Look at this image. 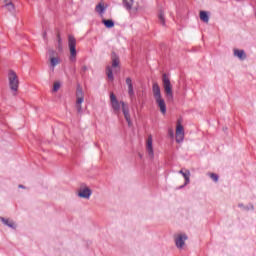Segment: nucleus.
Wrapping results in <instances>:
<instances>
[{"label": "nucleus", "instance_id": "1", "mask_svg": "<svg viewBox=\"0 0 256 256\" xmlns=\"http://www.w3.org/2000/svg\"><path fill=\"white\" fill-rule=\"evenodd\" d=\"M152 93L154 95V99L156 101V105H158L162 115L167 113V104H165V99L161 95V87L157 82H154L152 85Z\"/></svg>", "mask_w": 256, "mask_h": 256}, {"label": "nucleus", "instance_id": "2", "mask_svg": "<svg viewBox=\"0 0 256 256\" xmlns=\"http://www.w3.org/2000/svg\"><path fill=\"white\" fill-rule=\"evenodd\" d=\"M111 61L112 65L106 67V75L110 81H113L115 79V77L113 76V69L114 73H119V71H121V60L119 59L117 53L112 52Z\"/></svg>", "mask_w": 256, "mask_h": 256}, {"label": "nucleus", "instance_id": "3", "mask_svg": "<svg viewBox=\"0 0 256 256\" xmlns=\"http://www.w3.org/2000/svg\"><path fill=\"white\" fill-rule=\"evenodd\" d=\"M163 88L166 95L167 101L173 103V86L171 85V80L167 77V74H163L162 76Z\"/></svg>", "mask_w": 256, "mask_h": 256}, {"label": "nucleus", "instance_id": "4", "mask_svg": "<svg viewBox=\"0 0 256 256\" xmlns=\"http://www.w3.org/2000/svg\"><path fill=\"white\" fill-rule=\"evenodd\" d=\"M68 47L70 51L69 59L72 63H75L77 61V39H75V36H68Z\"/></svg>", "mask_w": 256, "mask_h": 256}, {"label": "nucleus", "instance_id": "5", "mask_svg": "<svg viewBox=\"0 0 256 256\" xmlns=\"http://www.w3.org/2000/svg\"><path fill=\"white\" fill-rule=\"evenodd\" d=\"M8 80L11 91L17 93V91H19V76H17V73L14 72V70L8 71Z\"/></svg>", "mask_w": 256, "mask_h": 256}, {"label": "nucleus", "instance_id": "6", "mask_svg": "<svg viewBox=\"0 0 256 256\" xmlns=\"http://www.w3.org/2000/svg\"><path fill=\"white\" fill-rule=\"evenodd\" d=\"M83 101H85V94L83 93V88L81 87V85H78L76 88V105H75V107L77 109V113H79V114L83 113V107L81 106Z\"/></svg>", "mask_w": 256, "mask_h": 256}, {"label": "nucleus", "instance_id": "7", "mask_svg": "<svg viewBox=\"0 0 256 256\" xmlns=\"http://www.w3.org/2000/svg\"><path fill=\"white\" fill-rule=\"evenodd\" d=\"M48 55H49L50 67L52 68V71H55V67L61 64V58L59 57V54H57V51L53 49L48 50Z\"/></svg>", "mask_w": 256, "mask_h": 256}, {"label": "nucleus", "instance_id": "8", "mask_svg": "<svg viewBox=\"0 0 256 256\" xmlns=\"http://www.w3.org/2000/svg\"><path fill=\"white\" fill-rule=\"evenodd\" d=\"M189 239L187 234L179 233L174 235V241L177 249H183L185 247V242Z\"/></svg>", "mask_w": 256, "mask_h": 256}, {"label": "nucleus", "instance_id": "9", "mask_svg": "<svg viewBox=\"0 0 256 256\" xmlns=\"http://www.w3.org/2000/svg\"><path fill=\"white\" fill-rule=\"evenodd\" d=\"M184 139H185V128H183V125L181 124V120H178L176 125V143H183Z\"/></svg>", "mask_w": 256, "mask_h": 256}, {"label": "nucleus", "instance_id": "10", "mask_svg": "<svg viewBox=\"0 0 256 256\" xmlns=\"http://www.w3.org/2000/svg\"><path fill=\"white\" fill-rule=\"evenodd\" d=\"M110 102H111L113 110L116 113H119V111L121 109V104L119 103V100H117V96H115V94L113 92L110 93Z\"/></svg>", "mask_w": 256, "mask_h": 256}, {"label": "nucleus", "instance_id": "11", "mask_svg": "<svg viewBox=\"0 0 256 256\" xmlns=\"http://www.w3.org/2000/svg\"><path fill=\"white\" fill-rule=\"evenodd\" d=\"M91 193L92 191L89 187H81L78 191V197L81 199H89V197H91Z\"/></svg>", "mask_w": 256, "mask_h": 256}, {"label": "nucleus", "instance_id": "12", "mask_svg": "<svg viewBox=\"0 0 256 256\" xmlns=\"http://www.w3.org/2000/svg\"><path fill=\"white\" fill-rule=\"evenodd\" d=\"M146 149H147L150 159H153V157H155V153L153 152V137L152 136H149L147 139Z\"/></svg>", "mask_w": 256, "mask_h": 256}, {"label": "nucleus", "instance_id": "13", "mask_svg": "<svg viewBox=\"0 0 256 256\" xmlns=\"http://www.w3.org/2000/svg\"><path fill=\"white\" fill-rule=\"evenodd\" d=\"M121 105H122V112H123V115L129 125V127H131L132 125V122H131V115L129 114V107H127V105H125V102H120Z\"/></svg>", "mask_w": 256, "mask_h": 256}, {"label": "nucleus", "instance_id": "14", "mask_svg": "<svg viewBox=\"0 0 256 256\" xmlns=\"http://www.w3.org/2000/svg\"><path fill=\"white\" fill-rule=\"evenodd\" d=\"M126 85H128V95L133 100L135 98V90H133V80L131 77L126 78Z\"/></svg>", "mask_w": 256, "mask_h": 256}, {"label": "nucleus", "instance_id": "15", "mask_svg": "<svg viewBox=\"0 0 256 256\" xmlns=\"http://www.w3.org/2000/svg\"><path fill=\"white\" fill-rule=\"evenodd\" d=\"M0 221L7 227H10V229H17V224L9 218L0 217Z\"/></svg>", "mask_w": 256, "mask_h": 256}, {"label": "nucleus", "instance_id": "16", "mask_svg": "<svg viewBox=\"0 0 256 256\" xmlns=\"http://www.w3.org/2000/svg\"><path fill=\"white\" fill-rule=\"evenodd\" d=\"M108 5H105V3L100 2L96 5L95 7V11L96 13H99L101 15V17H103L104 13H105V9H107Z\"/></svg>", "mask_w": 256, "mask_h": 256}, {"label": "nucleus", "instance_id": "17", "mask_svg": "<svg viewBox=\"0 0 256 256\" xmlns=\"http://www.w3.org/2000/svg\"><path fill=\"white\" fill-rule=\"evenodd\" d=\"M234 57H238L240 61H245V59H247V54L245 53V50L234 49Z\"/></svg>", "mask_w": 256, "mask_h": 256}, {"label": "nucleus", "instance_id": "18", "mask_svg": "<svg viewBox=\"0 0 256 256\" xmlns=\"http://www.w3.org/2000/svg\"><path fill=\"white\" fill-rule=\"evenodd\" d=\"M182 176L185 179V183L184 185L180 186L179 189H183V187H185L186 185H189L190 183V177H191V172L189 170H186L185 173H182Z\"/></svg>", "mask_w": 256, "mask_h": 256}, {"label": "nucleus", "instance_id": "19", "mask_svg": "<svg viewBox=\"0 0 256 256\" xmlns=\"http://www.w3.org/2000/svg\"><path fill=\"white\" fill-rule=\"evenodd\" d=\"M200 20L203 21V23H209V14L207 11H200Z\"/></svg>", "mask_w": 256, "mask_h": 256}, {"label": "nucleus", "instance_id": "20", "mask_svg": "<svg viewBox=\"0 0 256 256\" xmlns=\"http://www.w3.org/2000/svg\"><path fill=\"white\" fill-rule=\"evenodd\" d=\"M102 23L105 25V27H107V29H112V27H115V22H113V20L111 19H108V20L103 19Z\"/></svg>", "mask_w": 256, "mask_h": 256}, {"label": "nucleus", "instance_id": "21", "mask_svg": "<svg viewBox=\"0 0 256 256\" xmlns=\"http://www.w3.org/2000/svg\"><path fill=\"white\" fill-rule=\"evenodd\" d=\"M123 5L127 11H131L133 9V0H123Z\"/></svg>", "mask_w": 256, "mask_h": 256}, {"label": "nucleus", "instance_id": "22", "mask_svg": "<svg viewBox=\"0 0 256 256\" xmlns=\"http://www.w3.org/2000/svg\"><path fill=\"white\" fill-rule=\"evenodd\" d=\"M158 19H159L160 25H162L163 27H165V13H163L162 10H160V12H159V14H158Z\"/></svg>", "mask_w": 256, "mask_h": 256}, {"label": "nucleus", "instance_id": "23", "mask_svg": "<svg viewBox=\"0 0 256 256\" xmlns=\"http://www.w3.org/2000/svg\"><path fill=\"white\" fill-rule=\"evenodd\" d=\"M57 39H58V46L57 49L58 51H63V41L61 40V34H57Z\"/></svg>", "mask_w": 256, "mask_h": 256}, {"label": "nucleus", "instance_id": "24", "mask_svg": "<svg viewBox=\"0 0 256 256\" xmlns=\"http://www.w3.org/2000/svg\"><path fill=\"white\" fill-rule=\"evenodd\" d=\"M4 7L9 11L10 13H15V4H4Z\"/></svg>", "mask_w": 256, "mask_h": 256}, {"label": "nucleus", "instance_id": "25", "mask_svg": "<svg viewBox=\"0 0 256 256\" xmlns=\"http://www.w3.org/2000/svg\"><path fill=\"white\" fill-rule=\"evenodd\" d=\"M208 176L210 177V179H212V181H214V183H217L219 181V175L215 173H208Z\"/></svg>", "mask_w": 256, "mask_h": 256}, {"label": "nucleus", "instance_id": "26", "mask_svg": "<svg viewBox=\"0 0 256 256\" xmlns=\"http://www.w3.org/2000/svg\"><path fill=\"white\" fill-rule=\"evenodd\" d=\"M59 89H61V83L55 82L54 86H53L54 93H57V91H59Z\"/></svg>", "mask_w": 256, "mask_h": 256}, {"label": "nucleus", "instance_id": "27", "mask_svg": "<svg viewBox=\"0 0 256 256\" xmlns=\"http://www.w3.org/2000/svg\"><path fill=\"white\" fill-rule=\"evenodd\" d=\"M87 71V66H83L81 69V74L85 75V72Z\"/></svg>", "mask_w": 256, "mask_h": 256}, {"label": "nucleus", "instance_id": "28", "mask_svg": "<svg viewBox=\"0 0 256 256\" xmlns=\"http://www.w3.org/2000/svg\"><path fill=\"white\" fill-rule=\"evenodd\" d=\"M12 3V0H4V5H11Z\"/></svg>", "mask_w": 256, "mask_h": 256}, {"label": "nucleus", "instance_id": "29", "mask_svg": "<svg viewBox=\"0 0 256 256\" xmlns=\"http://www.w3.org/2000/svg\"><path fill=\"white\" fill-rule=\"evenodd\" d=\"M168 133H169L170 137H175V134H174V132H173L172 129H170V130L168 131Z\"/></svg>", "mask_w": 256, "mask_h": 256}, {"label": "nucleus", "instance_id": "30", "mask_svg": "<svg viewBox=\"0 0 256 256\" xmlns=\"http://www.w3.org/2000/svg\"><path fill=\"white\" fill-rule=\"evenodd\" d=\"M19 188H20V189H25V186H23V185L20 184V185H19Z\"/></svg>", "mask_w": 256, "mask_h": 256}, {"label": "nucleus", "instance_id": "31", "mask_svg": "<svg viewBox=\"0 0 256 256\" xmlns=\"http://www.w3.org/2000/svg\"><path fill=\"white\" fill-rule=\"evenodd\" d=\"M179 173H180V175H183V173H185V172H183V170H180Z\"/></svg>", "mask_w": 256, "mask_h": 256}, {"label": "nucleus", "instance_id": "32", "mask_svg": "<svg viewBox=\"0 0 256 256\" xmlns=\"http://www.w3.org/2000/svg\"><path fill=\"white\" fill-rule=\"evenodd\" d=\"M236 1H241V0H236Z\"/></svg>", "mask_w": 256, "mask_h": 256}]
</instances>
